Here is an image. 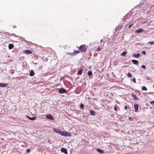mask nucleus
<instances>
[{
  "instance_id": "f257e3e1",
  "label": "nucleus",
  "mask_w": 154,
  "mask_h": 154,
  "mask_svg": "<svg viewBox=\"0 0 154 154\" xmlns=\"http://www.w3.org/2000/svg\"><path fill=\"white\" fill-rule=\"evenodd\" d=\"M88 48V46L85 44L82 45L79 47V49L80 51L81 52H85L86 51Z\"/></svg>"
},
{
  "instance_id": "f03ea898",
  "label": "nucleus",
  "mask_w": 154,
  "mask_h": 154,
  "mask_svg": "<svg viewBox=\"0 0 154 154\" xmlns=\"http://www.w3.org/2000/svg\"><path fill=\"white\" fill-rule=\"evenodd\" d=\"M59 134L63 136L68 137L71 136V134L70 133L66 131H60Z\"/></svg>"
},
{
  "instance_id": "7ed1b4c3",
  "label": "nucleus",
  "mask_w": 154,
  "mask_h": 154,
  "mask_svg": "<svg viewBox=\"0 0 154 154\" xmlns=\"http://www.w3.org/2000/svg\"><path fill=\"white\" fill-rule=\"evenodd\" d=\"M59 92L60 94H63L64 93H66L67 92L65 89L63 88H61L59 89Z\"/></svg>"
},
{
  "instance_id": "20e7f679",
  "label": "nucleus",
  "mask_w": 154,
  "mask_h": 154,
  "mask_svg": "<svg viewBox=\"0 0 154 154\" xmlns=\"http://www.w3.org/2000/svg\"><path fill=\"white\" fill-rule=\"evenodd\" d=\"M46 118L47 119H50L51 120H53L54 118L50 114H48L46 115Z\"/></svg>"
},
{
  "instance_id": "39448f33",
  "label": "nucleus",
  "mask_w": 154,
  "mask_h": 154,
  "mask_svg": "<svg viewBox=\"0 0 154 154\" xmlns=\"http://www.w3.org/2000/svg\"><path fill=\"white\" fill-rule=\"evenodd\" d=\"M61 151L62 152H63L66 154H67L68 153L67 150L64 148H61Z\"/></svg>"
},
{
  "instance_id": "423d86ee",
  "label": "nucleus",
  "mask_w": 154,
  "mask_h": 154,
  "mask_svg": "<svg viewBox=\"0 0 154 154\" xmlns=\"http://www.w3.org/2000/svg\"><path fill=\"white\" fill-rule=\"evenodd\" d=\"M23 52L24 53L26 54H32V52L31 51L28 50H24L23 51Z\"/></svg>"
},
{
  "instance_id": "0eeeda50",
  "label": "nucleus",
  "mask_w": 154,
  "mask_h": 154,
  "mask_svg": "<svg viewBox=\"0 0 154 154\" xmlns=\"http://www.w3.org/2000/svg\"><path fill=\"white\" fill-rule=\"evenodd\" d=\"M26 117L27 118H28L29 119L33 120H35L36 119V117L35 116L33 117H30L28 116H26Z\"/></svg>"
},
{
  "instance_id": "6e6552de",
  "label": "nucleus",
  "mask_w": 154,
  "mask_h": 154,
  "mask_svg": "<svg viewBox=\"0 0 154 154\" xmlns=\"http://www.w3.org/2000/svg\"><path fill=\"white\" fill-rule=\"evenodd\" d=\"M8 85V84H5L3 83H0V87L4 88L6 87Z\"/></svg>"
},
{
  "instance_id": "1a4fd4ad",
  "label": "nucleus",
  "mask_w": 154,
  "mask_h": 154,
  "mask_svg": "<svg viewBox=\"0 0 154 154\" xmlns=\"http://www.w3.org/2000/svg\"><path fill=\"white\" fill-rule=\"evenodd\" d=\"M135 111V112H137L138 111V105L137 104H134V105Z\"/></svg>"
},
{
  "instance_id": "9d476101",
  "label": "nucleus",
  "mask_w": 154,
  "mask_h": 154,
  "mask_svg": "<svg viewBox=\"0 0 154 154\" xmlns=\"http://www.w3.org/2000/svg\"><path fill=\"white\" fill-rule=\"evenodd\" d=\"M53 131L55 133L60 134V130L56 128H53Z\"/></svg>"
},
{
  "instance_id": "9b49d317",
  "label": "nucleus",
  "mask_w": 154,
  "mask_h": 154,
  "mask_svg": "<svg viewBox=\"0 0 154 154\" xmlns=\"http://www.w3.org/2000/svg\"><path fill=\"white\" fill-rule=\"evenodd\" d=\"M131 61L134 64L137 65H138V62L137 60H132Z\"/></svg>"
},
{
  "instance_id": "f8f14e48",
  "label": "nucleus",
  "mask_w": 154,
  "mask_h": 154,
  "mask_svg": "<svg viewBox=\"0 0 154 154\" xmlns=\"http://www.w3.org/2000/svg\"><path fill=\"white\" fill-rule=\"evenodd\" d=\"M132 97L134 98V99L137 100H138V98L137 97L136 95L135 94H134L133 93L132 94Z\"/></svg>"
},
{
  "instance_id": "ddd939ff",
  "label": "nucleus",
  "mask_w": 154,
  "mask_h": 154,
  "mask_svg": "<svg viewBox=\"0 0 154 154\" xmlns=\"http://www.w3.org/2000/svg\"><path fill=\"white\" fill-rule=\"evenodd\" d=\"M14 47V45L13 44H10L8 45V48L10 49L13 48Z\"/></svg>"
},
{
  "instance_id": "4468645a",
  "label": "nucleus",
  "mask_w": 154,
  "mask_h": 154,
  "mask_svg": "<svg viewBox=\"0 0 154 154\" xmlns=\"http://www.w3.org/2000/svg\"><path fill=\"white\" fill-rule=\"evenodd\" d=\"M96 150L99 153L103 154V151L100 149H97Z\"/></svg>"
},
{
  "instance_id": "2eb2a0df",
  "label": "nucleus",
  "mask_w": 154,
  "mask_h": 154,
  "mask_svg": "<svg viewBox=\"0 0 154 154\" xmlns=\"http://www.w3.org/2000/svg\"><path fill=\"white\" fill-rule=\"evenodd\" d=\"M143 31V29H142L140 28L137 30L136 31V32H137V33H139L142 32Z\"/></svg>"
},
{
  "instance_id": "dca6fc26",
  "label": "nucleus",
  "mask_w": 154,
  "mask_h": 154,
  "mask_svg": "<svg viewBox=\"0 0 154 154\" xmlns=\"http://www.w3.org/2000/svg\"><path fill=\"white\" fill-rule=\"evenodd\" d=\"M30 76H33L35 75V72L33 70H31L29 73Z\"/></svg>"
},
{
  "instance_id": "f3484780",
  "label": "nucleus",
  "mask_w": 154,
  "mask_h": 154,
  "mask_svg": "<svg viewBox=\"0 0 154 154\" xmlns=\"http://www.w3.org/2000/svg\"><path fill=\"white\" fill-rule=\"evenodd\" d=\"M133 56L134 57L137 58L140 56V54L139 53H138L137 54H134Z\"/></svg>"
},
{
  "instance_id": "a211bd4d",
  "label": "nucleus",
  "mask_w": 154,
  "mask_h": 154,
  "mask_svg": "<svg viewBox=\"0 0 154 154\" xmlns=\"http://www.w3.org/2000/svg\"><path fill=\"white\" fill-rule=\"evenodd\" d=\"M82 69H80L78 72V74L79 75H81L82 73Z\"/></svg>"
},
{
  "instance_id": "6ab92c4d",
  "label": "nucleus",
  "mask_w": 154,
  "mask_h": 154,
  "mask_svg": "<svg viewBox=\"0 0 154 154\" xmlns=\"http://www.w3.org/2000/svg\"><path fill=\"white\" fill-rule=\"evenodd\" d=\"M80 52H81V51L79 50H78L76 51H75L74 52H73V53L74 54H77L79 53H80Z\"/></svg>"
},
{
  "instance_id": "aec40b11",
  "label": "nucleus",
  "mask_w": 154,
  "mask_h": 154,
  "mask_svg": "<svg viewBox=\"0 0 154 154\" xmlns=\"http://www.w3.org/2000/svg\"><path fill=\"white\" fill-rule=\"evenodd\" d=\"M90 113L91 115H95V112L93 111V110H91L90 111Z\"/></svg>"
},
{
  "instance_id": "412c9836",
  "label": "nucleus",
  "mask_w": 154,
  "mask_h": 154,
  "mask_svg": "<svg viewBox=\"0 0 154 154\" xmlns=\"http://www.w3.org/2000/svg\"><path fill=\"white\" fill-rule=\"evenodd\" d=\"M127 53V52L126 51H124L121 54V55L122 56H125Z\"/></svg>"
},
{
  "instance_id": "4be33fe9",
  "label": "nucleus",
  "mask_w": 154,
  "mask_h": 154,
  "mask_svg": "<svg viewBox=\"0 0 154 154\" xmlns=\"http://www.w3.org/2000/svg\"><path fill=\"white\" fill-rule=\"evenodd\" d=\"M10 36H14L15 37H17L18 36H17L14 33H12L11 34L9 35Z\"/></svg>"
},
{
  "instance_id": "5701e85b",
  "label": "nucleus",
  "mask_w": 154,
  "mask_h": 154,
  "mask_svg": "<svg viewBox=\"0 0 154 154\" xmlns=\"http://www.w3.org/2000/svg\"><path fill=\"white\" fill-rule=\"evenodd\" d=\"M92 72L91 71H89L88 72V74L89 76H91L92 75Z\"/></svg>"
},
{
  "instance_id": "b1692460",
  "label": "nucleus",
  "mask_w": 154,
  "mask_h": 154,
  "mask_svg": "<svg viewBox=\"0 0 154 154\" xmlns=\"http://www.w3.org/2000/svg\"><path fill=\"white\" fill-rule=\"evenodd\" d=\"M142 89L143 90H144V91H147V88L145 86L143 87L142 88Z\"/></svg>"
},
{
  "instance_id": "393cba45",
  "label": "nucleus",
  "mask_w": 154,
  "mask_h": 154,
  "mask_svg": "<svg viewBox=\"0 0 154 154\" xmlns=\"http://www.w3.org/2000/svg\"><path fill=\"white\" fill-rule=\"evenodd\" d=\"M128 77H132V75L130 72H128Z\"/></svg>"
},
{
  "instance_id": "a878e982",
  "label": "nucleus",
  "mask_w": 154,
  "mask_h": 154,
  "mask_svg": "<svg viewBox=\"0 0 154 154\" xmlns=\"http://www.w3.org/2000/svg\"><path fill=\"white\" fill-rule=\"evenodd\" d=\"M84 105L83 103L81 104L80 105V108L81 109H82L84 108Z\"/></svg>"
},
{
  "instance_id": "bb28decb",
  "label": "nucleus",
  "mask_w": 154,
  "mask_h": 154,
  "mask_svg": "<svg viewBox=\"0 0 154 154\" xmlns=\"http://www.w3.org/2000/svg\"><path fill=\"white\" fill-rule=\"evenodd\" d=\"M150 103L151 104H152L153 106H154V101H151Z\"/></svg>"
},
{
  "instance_id": "cd10ccee",
  "label": "nucleus",
  "mask_w": 154,
  "mask_h": 154,
  "mask_svg": "<svg viewBox=\"0 0 154 154\" xmlns=\"http://www.w3.org/2000/svg\"><path fill=\"white\" fill-rule=\"evenodd\" d=\"M133 82L134 83H136V81L135 79V78H133Z\"/></svg>"
},
{
  "instance_id": "c85d7f7f",
  "label": "nucleus",
  "mask_w": 154,
  "mask_h": 154,
  "mask_svg": "<svg viewBox=\"0 0 154 154\" xmlns=\"http://www.w3.org/2000/svg\"><path fill=\"white\" fill-rule=\"evenodd\" d=\"M26 151L27 153H29L30 151V150L29 149H27L26 150Z\"/></svg>"
},
{
  "instance_id": "c756f323",
  "label": "nucleus",
  "mask_w": 154,
  "mask_h": 154,
  "mask_svg": "<svg viewBox=\"0 0 154 154\" xmlns=\"http://www.w3.org/2000/svg\"><path fill=\"white\" fill-rule=\"evenodd\" d=\"M149 43L151 45H153L154 44V43L153 42H149Z\"/></svg>"
},
{
  "instance_id": "7c9ffc66",
  "label": "nucleus",
  "mask_w": 154,
  "mask_h": 154,
  "mask_svg": "<svg viewBox=\"0 0 154 154\" xmlns=\"http://www.w3.org/2000/svg\"><path fill=\"white\" fill-rule=\"evenodd\" d=\"M142 54H146V52L145 51H142Z\"/></svg>"
},
{
  "instance_id": "2f4dec72",
  "label": "nucleus",
  "mask_w": 154,
  "mask_h": 154,
  "mask_svg": "<svg viewBox=\"0 0 154 154\" xmlns=\"http://www.w3.org/2000/svg\"><path fill=\"white\" fill-rule=\"evenodd\" d=\"M141 67L143 68L144 69H145V66L144 65H142V66H141Z\"/></svg>"
},
{
  "instance_id": "473e14b6",
  "label": "nucleus",
  "mask_w": 154,
  "mask_h": 154,
  "mask_svg": "<svg viewBox=\"0 0 154 154\" xmlns=\"http://www.w3.org/2000/svg\"><path fill=\"white\" fill-rule=\"evenodd\" d=\"M133 24V23H132L131 24H130L129 26V28L130 29L131 27V26H132V25Z\"/></svg>"
},
{
  "instance_id": "72a5a7b5",
  "label": "nucleus",
  "mask_w": 154,
  "mask_h": 154,
  "mask_svg": "<svg viewBox=\"0 0 154 154\" xmlns=\"http://www.w3.org/2000/svg\"><path fill=\"white\" fill-rule=\"evenodd\" d=\"M127 108H128V106H127L126 105L125 106L124 109H125L126 110L127 109Z\"/></svg>"
},
{
  "instance_id": "f704fd0d",
  "label": "nucleus",
  "mask_w": 154,
  "mask_h": 154,
  "mask_svg": "<svg viewBox=\"0 0 154 154\" xmlns=\"http://www.w3.org/2000/svg\"><path fill=\"white\" fill-rule=\"evenodd\" d=\"M100 50V48H97V49L96 50L97 51H99Z\"/></svg>"
},
{
  "instance_id": "c9c22d12",
  "label": "nucleus",
  "mask_w": 154,
  "mask_h": 154,
  "mask_svg": "<svg viewBox=\"0 0 154 154\" xmlns=\"http://www.w3.org/2000/svg\"><path fill=\"white\" fill-rule=\"evenodd\" d=\"M48 143H49L51 144V140H49L48 141Z\"/></svg>"
},
{
  "instance_id": "e433bc0d",
  "label": "nucleus",
  "mask_w": 154,
  "mask_h": 154,
  "mask_svg": "<svg viewBox=\"0 0 154 154\" xmlns=\"http://www.w3.org/2000/svg\"><path fill=\"white\" fill-rule=\"evenodd\" d=\"M114 109L116 111H117V108L116 107H114Z\"/></svg>"
},
{
  "instance_id": "4c0bfd02",
  "label": "nucleus",
  "mask_w": 154,
  "mask_h": 154,
  "mask_svg": "<svg viewBox=\"0 0 154 154\" xmlns=\"http://www.w3.org/2000/svg\"><path fill=\"white\" fill-rule=\"evenodd\" d=\"M103 39L100 40V42L101 43L103 42Z\"/></svg>"
},
{
  "instance_id": "58836bf2",
  "label": "nucleus",
  "mask_w": 154,
  "mask_h": 154,
  "mask_svg": "<svg viewBox=\"0 0 154 154\" xmlns=\"http://www.w3.org/2000/svg\"><path fill=\"white\" fill-rule=\"evenodd\" d=\"M13 27H14V28L15 27H16V26H14Z\"/></svg>"
},
{
  "instance_id": "ea45409f",
  "label": "nucleus",
  "mask_w": 154,
  "mask_h": 154,
  "mask_svg": "<svg viewBox=\"0 0 154 154\" xmlns=\"http://www.w3.org/2000/svg\"><path fill=\"white\" fill-rule=\"evenodd\" d=\"M153 88H154V84H153Z\"/></svg>"
}]
</instances>
